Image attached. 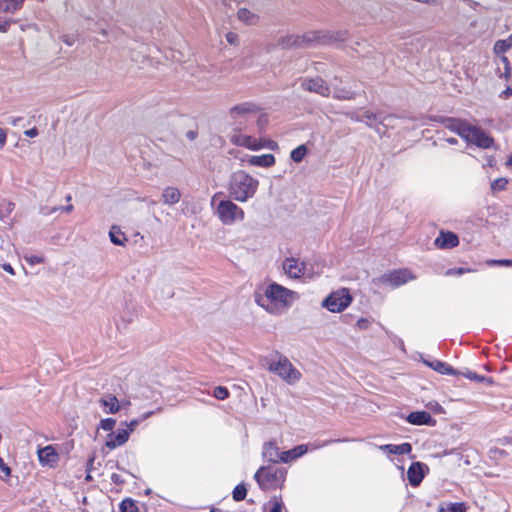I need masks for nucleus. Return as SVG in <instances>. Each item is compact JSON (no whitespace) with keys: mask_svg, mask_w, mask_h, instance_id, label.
<instances>
[{"mask_svg":"<svg viewBox=\"0 0 512 512\" xmlns=\"http://www.w3.org/2000/svg\"><path fill=\"white\" fill-rule=\"evenodd\" d=\"M259 181L243 170L234 172L229 181V195L238 202H246L252 198L257 189Z\"/></svg>","mask_w":512,"mask_h":512,"instance_id":"obj_1","label":"nucleus"},{"mask_svg":"<svg viewBox=\"0 0 512 512\" xmlns=\"http://www.w3.org/2000/svg\"><path fill=\"white\" fill-rule=\"evenodd\" d=\"M287 469L274 465L261 466L255 473L254 479L263 491L276 490L284 486Z\"/></svg>","mask_w":512,"mask_h":512,"instance_id":"obj_2","label":"nucleus"},{"mask_svg":"<svg viewBox=\"0 0 512 512\" xmlns=\"http://www.w3.org/2000/svg\"><path fill=\"white\" fill-rule=\"evenodd\" d=\"M295 294H296L295 292H293L277 283H273L267 287V289L265 291V295L260 296L259 298H257L256 301L262 307H265L267 305V303H269V302L281 303L284 306H287L291 303L292 297Z\"/></svg>","mask_w":512,"mask_h":512,"instance_id":"obj_3","label":"nucleus"},{"mask_svg":"<svg viewBox=\"0 0 512 512\" xmlns=\"http://www.w3.org/2000/svg\"><path fill=\"white\" fill-rule=\"evenodd\" d=\"M217 216L224 225H231L236 220L244 219V211L231 200H222L219 202Z\"/></svg>","mask_w":512,"mask_h":512,"instance_id":"obj_4","label":"nucleus"},{"mask_svg":"<svg viewBox=\"0 0 512 512\" xmlns=\"http://www.w3.org/2000/svg\"><path fill=\"white\" fill-rule=\"evenodd\" d=\"M269 370L276 373L288 383H294L301 378V373L293 367L287 357L279 355V360L270 364Z\"/></svg>","mask_w":512,"mask_h":512,"instance_id":"obj_5","label":"nucleus"},{"mask_svg":"<svg viewBox=\"0 0 512 512\" xmlns=\"http://www.w3.org/2000/svg\"><path fill=\"white\" fill-rule=\"evenodd\" d=\"M352 301V297L346 289L331 293L326 297L322 305L330 312H341L347 308Z\"/></svg>","mask_w":512,"mask_h":512,"instance_id":"obj_6","label":"nucleus"},{"mask_svg":"<svg viewBox=\"0 0 512 512\" xmlns=\"http://www.w3.org/2000/svg\"><path fill=\"white\" fill-rule=\"evenodd\" d=\"M464 140L482 149H489L494 145V139L490 135L481 128L473 125L469 126Z\"/></svg>","mask_w":512,"mask_h":512,"instance_id":"obj_7","label":"nucleus"},{"mask_svg":"<svg viewBox=\"0 0 512 512\" xmlns=\"http://www.w3.org/2000/svg\"><path fill=\"white\" fill-rule=\"evenodd\" d=\"M413 279H415V276L408 269H398L383 274L379 278V282L397 288Z\"/></svg>","mask_w":512,"mask_h":512,"instance_id":"obj_8","label":"nucleus"},{"mask_svg":"<svg viewBox=\"0 0 512 512\" xmlns=\"http://www.w3.org/2000/svg\"><path fill=\"white\" fill-rule=\"evenodd\" d=\"M433 121L441 123L442 125H444L445 128L458 134L463 139L466 136V133L470 126V124L466 120L453 117L435 116L433 118Z\"/></svg>","mask_w":512,"mask_h":512,"instance_id":"obj_9","label":"nucleus"},{"mask_svg":"<svg viewBox=\"0 0 512 512\" xmlns=\"http://www.w3.org/2000/svg\"><path fill=\"white\" fill-rule=\"evenodd\" d=\"M301 88L305 91L313 92L323 97H329L331 92L328 84L321 77L303 79L301 82Z\"/></svg>","mask_w":512,"mask_h":512,"instance_id":"obj_10","label":"nucleus"},{"mask_svg":"<svg viewBox=\"0 0 512 512\" xmlns=\"http://www.w3.org/2000/svg\"><path fill=\"white\" fill-rule=\"evenodd\" d=\"M312 41H313L312 38L307 35H303V36L290 35V36L282 37L279 41V45L285 49H290L293 47L303 48V47L310 46Z\"/></svg>","mask_w":512,"mask_h":512,"instance_id":"obj_11","label":"nucleus"},{"mask_svg":"<svg viewBox=\"0 0 512 512\" xmlns=\"http://www.w3.org/2000/svg\"><path fill=\"white\" fill-rule=\"evenodd\" d=\"M434 244L440 249H451L459 245V238L454 232L442 230L435 239Z\"/></svg>","mask_w":512,"mask_h":512,"instance_id":"obj_12","label":"nucleus"},{"mask_svg":"<svg viewBox=\"0 0 512 512\" xmlns=\"http://www.w3.org/2000/svg\"><path fill=\"white\" fill-rule=\"evenodd\" d=\"M425 468H427V466L421 462H413L410 465L407 471V477L411 486L416 487L422 482L425 476Z\"/></svg>","mask_w":512,"mask_h":512,"instance_id":"obj_13","label":"nucleus"},{"mask_svg":"<svg viewBox=\"0 0 512 512\" xmlns=\"http://www.w3.org/2000/svg\"><path fill=\"white\" fill-rule=\"evenodd\" d=\"M38 458L42 465L54 467L58 463L59 455L53 446L48 445L38 450Z\"/></svg>","mask_w":512,"mask_h":512,"instance_id":"obj_14","label":"nucleus"},{"mask_svg":"<svg viewBox=\"0 0 512 512\" xmlns=\"http://www.w3.org/2000/svg\"><path fill=\"white\" fill-rule=\"evenodd\" d=\"M129 431L126 428L118 429L116 433L111 432L108 434V439L105 443L106 447L113 450L119 446L124 445L129 439Z\"/></svg>","mask_w":512,"mask_h":512,"instance_id":"obj_15","label":"nucleus"},{"mask_svg":"<svg viewBox=\"0 0 512 512\" xmlns=\"http://www.w3.org/2000/svg\"><path fill=\"white\" fill-rule=\"evenodd\" d=\"M259 107L253 102H243L230 108L229 114L232 119H238L246 114L256 113Z\"/></svg>","mask_w":512,"mask_h":512,"instance_id":"obj_16","label":"nucleus"},{"mask_svg":"<svg viewBox=\"0 0 512 512\" xmlns=\"http://www.w3.org/2000/svg\"><path fill=\"white\" fill-rule=\"evenodd\" d=\"M285 272L292 278H299L304 274L305 263L299 262L297 259L291 257L287 258L283 263Z\"/></svg>","mask_w":512,"mask_h":512,"instance_id":"obj_17","label":"nucleus"},{"mask_svg":"<svg viewBox=\"0 0 512 512\" xmlns=\"http://www.w3.org/2000/svg\"><path fill=\"white\" fill-rule=\"evenodd\" d=\"M406 419L412 425H429V426H433L436 423V420L427 411L411 412L407 416Z\"/></svg>","mask_w":512,"mask_h":512,"instance_id":"obj_18","label":"nucleus"},{"mask_svg":"<svg viewBox=\"0 0 512 512\" xmlns=\"http://www.w3.org/2000/svg\"><path fill=\"white\" fill-rule=\"evenodd\" d=\"M280 454L279 448L277 447V443L275 440L268 441L264 443L262 456L264 460L276 464L280 462Z\"/></svg>","mask_w":512,"mask_h":512,"instance_id":"obj_19","label":"nucleus"},{"mask_svg":"<svg viewBox=\"0 0 512 512\" xmlns=\"http://www.w3.org/2000/svg\"><path fill=\"white\" fill-rule=\"evenodd\" d=\"M424 364L442 375L458 376V371L451 365L440 360H424Z\"/></svg>","mask_w":512,"mask_h":512,"instance_id":"obj_20","label":"nucleus"},{"mask_svg":"<svg viewBox=\"0 0 512 512\" xmlns=\"http://www.w3.org/2000/svg\"><path fill=\"white\" fill-rule=\"evenodd\" d=\"M380 450L383 452L389 453V454H395V455H404L408 454L412 451V446L410 443H402L400 445L395 444H385L381 445Z\"/></svg>","mask_w":512,"mask_h":512,"instance_id":"obj_21","label":"nucleus"},{"mask_svg":"<svg viewBox=\"0 0 512 512\" xmlns=\"http://www.w3.org/2000/svg\"><path fill=\"white\" fill-rule=\"evenodd\" d=\"M248 163L252 166L271 167L275 164V157L272 154L251 156Z\"/></svg>","mask_w":512,"mask_h":512,"instance_id":"obj_22","label":"nucleus"},{"mask_svg":"<svg viewBox=\"0 0 512 512\" xmlns=\"http://www.w3.org/2000/svg\"><path fill=\"white\" fill-rule=\"evenodd\" d=\"M181 193L175 187H166L162 193V202L167 205H173L179 202Z\"/></svg>","mask_w":512,"mask_h":512,"instance_id":"obj_23","label":"nucleus"},{"mask_svg":"<svg viewBox=\"0 0 512 512\" xmlns=\"http://www.w3.org/2000/svg\"><path fill=\"white\" fill-rule=\"evenodd\" d=\"M237 18L239 21L246 25H256L259 22V16L247 8H240L237 12Z\"/></svg>","mask_w":512,"mask_h":512,"instance_id":"obj_24","label":"nucleus"},{"mask_svg":"<svg viewBox=\"0 0 512 512\" xmlns=\"http://www.w3.org/2000/svg\"><path fill=\"white\" fill-rule=\"evenodd\" d=\"M99 403L102 407L108 408L106 410L107 413L115 414L120 410V405L118 399L114 395H108L99 400Z\"/></svg>","mask_w":512,"mask_h":512,"instance_id":"obj_25","label":"nucleus"},{"mask_svg":"<svg viewBox=\"0 0 512 512\" xmlns=\"http://www.w3.org/2000/svg\"><path fill=\"white\" fill-rule=\"evenodd\" d=\"M25 0H0V12L14 13L19 10Z\"/></svg>","mask_w":512,"mask_h":512,"instance_id":"obj_26","label":"nucleus"},{"mask_svg":"<svg viewBox=\"0 0 512 512\" xmlns=\"http://www.w3.org/2000/svg\"><path fill=\"white\" fill-rule=\"evenodd\" d=\"M109 237L111 242L117 246H123L127 238L121 231L120 227L113 225L109 231Z\"/></svg>","mask_w":512,"mask_h":512,"instance_id":"obj_27","label":"nucleus"},{"mask_svg":"<svg viewBox=\"0 0 512 512\" xmlns=\"http://www.w3.org/2000/svg\"><path fill=\"white\" fill-rule=\"evenodd\" d=\"M512 47V35L506 39L497 40L494 44V51L496 54H503Z\"/></svg>","mask_w":512,"mask_h":512,"instance_id":"obj_28","label":"nucleus"},{"mask_svg":"<svg viewBox=\"0 0 512 512\" xmlns=\"http://www.w3.org/2000/svg\"><path fill=\"white\" fill-rule=\"evenodd\" d=\"M15 208V204L7 199L0 200V219L5 220L10 216Z\"/></svg>","mask_w":512,"mask_h":512,"instance_id":"obj_29","label":"nucleus"},{"mask_svg":"<svg viewBox=\"0 0 512 512\" xmlns=\"http://www.w3.org/2000/svg\"><path fill=\"white\" fill-rule=\"evenodd\" d=\"M357 120L365 122L366 124L371 126L373 122H382L383 116L380 113L366 111L361 115V117L357 118Z\"/></svg>","mask_w":512,"mask_h":512,"instance_id":"obj_30","label":"nucleus"},{"mask_svg":"<svg viewBox=\"0 0 512 512\" xmlns=\"http://www.w3.org/2000/svg\"><path fill=\"white\" fill-rule=\"evenodd\" d=\"M308 152V149L307 147L302 144V145H299L298 147H296L295 149H293L290 153V158L296 162V163H300L305 155L307 154Z\"/></svg>","mask_w":512,"mask_h":512,"instance_id":"obj_31","label":"nucleus"},{"mask_svg":"<svg viewBox=\"0 0 512 512\" xmlns=\"http://www.w3.org/2000/svg\"><path fill=\"white\" fill-rule=\"evenodd\" d=\"M247 495V489L246 486L243 483H240L235 486L232 492V497L234 501L239 502L246 498Z\"/></svg>","mask_w":512,"mask_h":512,"instance_id":"obj_32","label":"nucleus"},{"mask_svg":"<svg viewBox=\"0 0 512 512\" xmlns=\"http://www.w3.org/2000/svg\"><path fill=\"white\" fill-rule=\"evenodd\" d=\"M356 93L347 89H335L333 98L338 100H352L355 99Z\"/></svg>","mask_w":512,"mask_h":512,"instance_id":"obj_33","label":"nucleus"},{"mask_svg":"<svg viewBox=\"0 0 512 512\" xmlns=\"http://www.w3.org/2000/svg\"><path fill=\"white\" fill-rule=\"evenodd\" d=\"M120 511L121 512H139V508L136 505L135 501L131 498H126L120 503Z\"/></svg>","mask_w":512,"mask_h":512,"instance_id":"obj_34","label":"nucleus"},{"mask_svg":"<svg viewBox=\"0 0 512 512\" xmlns=\"http://www.w3.org/2000/svg\"><path fill=\"white\" fill-rule=\"evenodd\" d=\"M151 415H153V411L144 413L139 419H133L130 422H125L126 430H128L129 434H131L136 429V427L140 424L141 421L149 418Z\"/></svg>","mask_w":512,"mask_h":512,"instance_id":"obj_35","label":"nucleus"},{"mask_svg":"<svg viewBox=\"0 0 512 512\" xmlns=\"http://www.w3.org/2000/svg\"><path fill=\"white\" fill-rule=\"evenodd\" d=\"M458 375H462L463 377L478 383H482L484 381V376L478 375L477 373L470 370L458 371Z\"/></svg>","mask_w":512,"mask_h":512,"instance_id":"obj_36","label":"nucleus"},{"mask_svg":"<svg viewBox=\"0 0 512 512\" xmlns=\"http://www.w3.org/2000/svg\"><path fill=\"white\" fill-rule=\"evenodd\" d=\"M269 503L272 504V508L270 509L269 512H282L284 504L281 496L272 497Z\"/></svg>","mask_w":512,"mask_h":512,"instance_id":"obj_37","label":"nucleus"},{"mask_svg":"<svg viewBox=\"0 0 512 512\" xmlns=\"http://www.w3.org/2000/svg\"><path fill=\"white\" fill-rule=\"evenodd\" d=\"M213 396L218 400H225L229 397V391L224 386H217L214 388Z\"/></svg>","mask_w":512,"mask_h":512,"instance_id":"obj_38","label":"nucleus"},{"mask_svg":"<svg viewBox=\"0 0 512 512\" xmlns=\"http://www.w3.org/2000/svg\"><path fill=\"white\" fill-rule=\"evenodd\" d=\"M508 184V180L506 178H498L495 181L491 183V190L492 191H503L506 189V186Z\"/></svg>","mask_w":512,"mask_h":512,"instance_id":"obj_39","label":"nucleus"},{"mask_svg":"<svg viewBox=\"0 0 512 512\" xmlns=\"http://www.w3.org/2000/svg\"><path fill=\"white\" fill-rule=\"evenodd\" d=\"M115 424H116V420L115 419H113V418H105V419H102L100 421L99 428H101V429H103L105 431L113 432L112 430L114 429Z\"/></svg>","mask_w":512,"mask_h":512,"instance_id":"obj_40","label":"nucleus"},{"mask_svg":"<svg viewBox=\"0 0 512 512\" xmlns=\"http://www.w3.org/2000/svg\"><path fill=\"white\" fill-rule=\"evenodd\" d=\"M473 271L474 270L471 268H463V267L450 268L445 272V275L446 276H455V275H462L464 273H469V272H473Z\"/></svg>","mask_w":512,"mask_h":512,"instance_id":"obj_41","label":"nucleus"},{"mask_svg":"<svg viewBox=\"0 0 512 512\" xmlns=\"http://www.w3.org/2000/svg\"><path fill=\"white\" fill-rule=\"evenodd\" d=\"M243 145H245L247 148L251 150H258L262 148V145L259 144L256 139H253L250 136L244 138Z\"/></svg>","mask_w":512,"mask_h":512,"instance_id":"obj_42","label":"nucleus"},{"mask_svg":"<svg viewBox=\"0 0 512 512\" xmlns=\"http://www.w3.org/2000/svg\"><path fill=\"white\" fill-rule=\"evenodd\" d=\"M291 450H292V453H293L292 457H295V459H297V458H299V457H301V456H303L304 454L307 453L308 446L305 445V444H301V445L295 446Z\"/></svg>","mask_w":512,"mask_h":512,"instance_id":"obj_43","label":"nucleus"},{"mask_svg":"<svg viewBox=\"0 0 512 512\" xmlns=\"http://www.w3.org/2000/svg\"><path fill=\"white\" fill-rule=\"evenodd\" d=\"M449 512H466V506L464 503H451L448 508Z\"/></svg>","mask_w":512,"mask_h":512,"instance_id":"obj_44","label":"nucleus"},{"mask_svg":"<svg viewBox=\"0 0 512 512\" xmlns=\"http://www.w3.org/2000/svg\"><path fill=\"white\" fill-rule=\"evenodd\" d=\"M73 208H74L73 205L69 204V205L64 206V207H54L50 211H45L44 209H42V213L48 215V214H51V213L56 212L58 210H62L64 212H66V213H70L73 210Z\"/></svg>","mask_w":512,"mask_h":512,"instance_id":"obj_45","label":"nucleus"},{"mask_svg":"<svg viewBox=\"0 0 512 512\" xmlns=\"http://www.w3.org/2000/svg\"><path fill=\"white\" fill-rule=\"evenodd\" d=\"M225 39L230 45H237L239 43V36L234 32H228L225 35Z\"/></svg>","mask_w":512,"mask_h":512,"instance_id":"obj_46","label":"nucleus"},{"mask_svg":"<svg viewBox=\"0 0 512 512\" xmlns=\"http://www.w3.org/2000/svg\"><path fill=\"white\" fill-rule=\"evenodd\" d=\"M25 260L31 265L41 264L44 262V258L38 255L25 256Z\"/></svg>","mask_w":512,"mask_h":512,"instance_id":"obj_47","label":"nucleus"},{"mask_svg":"<svg viewBox=\"0 0 512 512\" xmlns=\"http://www.w3.org/2000/svg\"><path fill=\"white\" fill-rule=\"evenodd\" d=\"M293 453L292 450L281 452L280 454V462L288 463L295 459V457H292Z\"/></svg>","mask_w":512,"mask_h":512,"instance_id":"obj_48","label":"nucleus"},{"mask_svg":"<svg viewBox=\"0 0 512 512\" xmlns=\"http://www.w3.org/2000/svg\"><path fill=\"white\" fill-rule=\"evenodd\" d=\"M487 263L489 265L512 266L510 259L489 260Z\"/></svg>","mask_w":512,"mask_h":512,"instance_id":"obj_49","label":"nucleus"},{"mask_svg":"<svg viewBox=\"0 0 512 512\" xmlns=\"http://www.w3.org/2000/svg\"><path fill=\"white\" fill-rule=\"evenodd\" d=\"M111 481L114 483V484H117V485H121V484H124L125 483V480L124 478L117 474V473H113L111 475Z\"/></svg>","mask_w":512,"mask_h":512,"instance_id":"obj_50","label":"nucleus"},{"mask_svg":"<svg viewBox=\"0 0 512 512\" xmlns=\"http://www.w3.org/2000/svg\"><path fill=\"white\" fill-rule=\"evenodd\" d=\"M0 470L4 472L6 476L11 475V469L7 466L4 460L0 457Z\"/></svg>","mask_w":512,"mask_h":512,"instance_id":"obj_51","label":"nucleus"},{"mask_svg":"<svg viewBox=\"0 0 512 512\" xmlns=\"http://www.w3.org/2000/svg\"><path fill=\"white\" fill-rule=\"evenodd\" d=\"M369 323H370V322H369L367 319H365V318H361V319H359V320L357 321V323H356V324H357V327H358L359 329H367V328H368V326H369Z\"/></svg>","mask_w":512,"mask_h":512,"instance_id":"obj_52","label":"nucleus"},{"mask_svg":"<svg viewBox=\"0 0 512 512\" xmlns=\"http://www.w3.org/2000/svg\"><path fill=\"white\" fill-rule=\"evenodd\" d=\"M11 25V21L9 20H5V21H0V32H7L9 27Z\"/></svg>","mask_w":512,"mask_h":512,"instance_id":"obj_53","label":"nucleus"},{"mask_svg":"<svg viewBox=\"0 0 512 512\" xmlns=\"http://www.w3.org/2000/svg\"><path fill=\"white\" fill-rule=\"evenodd\" d=\"M198 136V132L195 131V130H189L186 132V137L190 140V141H193L197 138Z\"/></svg>","mask_w":512,"mask_h":512,"instance_id":"obj_54","label":"nucleus"},{"mask_svg":"<svg viewBox=\"0 0 512 512\" xmlns=\"http://www.w3.org/2000/svg\"><path fill=\"white\" fill-rule=\"evenodd\" d=\"M25 135H27L28 137H36L38 135V129L36 127H33L25 131Z\"/></svg>","mask_w":512,"mask_h":512,"instance_id":"obj_55","label":"nucleus"},{"mask_svg":"<svg viewBox=\"0 0 512 512\" xmlns=\"http://www.w3.org/2000/svg\"><path fill=\"white\" fill-rule=\"evenodd\" d=\"M503 62L505 63V74L507 77L511 75V68L509 67V61L507 57H503Z\"/></svg>","mask_w":512,"mask_h":512,"instance_id":"obj_56","label":"nucleus"},{"mask_svg":"<svg viewBox=\"0 0 512 512\" xmlns=\"http://www.w3.org/2000/svg\"><path fill=\"white\" fill-rule=\"evenodd\" d=\"M342 440L341 439H330V440H325L321 445H319L318 447H323V446H327V445H330L332 443H336V442H341Z\"/></svg>","mask_w":512,"mask_h":512,"instance_id":"obj_57","label":"nucleus"},{"mask_svg":"<svg viewBox=\"0 0 512 512\" xmlns=\"http://www.w3.org/2000/svg\"><path fill=\"white\" fill-rule=\"evenodd\" d=\"M5 142H6V134L2 129H0V148L5 144Z\"/></svg>","mask_w":512,"mask_h":512,"instance_id":"obj_58","label":"nucleus"},{"mask_svg":"<svg viewBox=\"0 0 512 512\" xmlns=\"http://www.w3.org/2000/svg\"><path fill=\"white\" fill-rule=\"evenodd\" d=\"M95 460V455H92L88 461H87V471H91V467L93 465V462Z\"/></svg>","mask_w":512,"mask_h":512,"instance_id":"obj_59","label":"nucleus"},{"mask_svg":"<svg viewBox=\"0 0 512 512\" xmlns=\"http://www.w3.org/2000/svg\"><path fill=\"white\" fill-rule=\"evenodd\" d=\"M3 269L10 274H14V270L10 264H4Z\"/></svg>","mask_w":512,"mask_h":512,"instance_id":"obj_60","label":"nucleus"},{"mask_svg":"<svg viewBox=\"0 0 512 512\" xmlns=\"http://www.w3.org/2000/svg\"><path fill=\"white\" fill-rule=\"evenodd\" d=\"M512 94V90L510 87H507L503 92H502V95H504L505 98H507L508 96H510Z\"/></svg>","mask_w":512,"mask_h":512,"instance_id":"obj_61","label":"nucleus"},{"mask_svg":"<svg viewBox=\"0 0 512 512\" xmlns=\"http://www.w3.org/2000/svg\"><path fill=\"white\" fill-rule=\"evenodd\" d=\"M482 383H486L487 385H492L494 383V380L491 377L484 376V381Z\"/></svg>","mask_w":512,"mask_h":512,"instance_id":"obj_62","label":"nucleus"},{"mask_svg":"<svg viewBox=\"0 0 512 512\" xmlns=\"http://www.w3.org/2000/svg\"><path fill=\"white\" fill-rule=\"evenodd\" d=\"M446 141H447L449 144H451V145H455V144H457V142H458V141H457V139H456V138H453V137H451V138H447V139H446Z\"/></svg>","mask_w":512,"mask_h":512,"instance_id":"obj_63","label":"nucleus"},{"mask_svg":"<svg viewBox=\"0 0 512 512\" xmlns=\"http://www.w3.org/2000/svg\"><path fill=\"white\" fill-rule=\"evenodd\" d=\"M506 166L512 168V154L507 159Z\"/></svg>","mask_w":512,"mask_h":512,"instance_id":"obj_64","label":"nucleus"}]
</instances>
